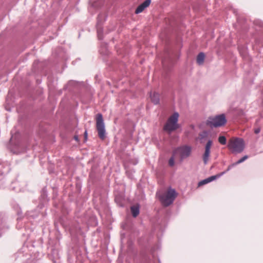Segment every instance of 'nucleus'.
Wrapping results in <instances>:
<instances>
[{
  "label": "nucleus",
  "instance_id": "f8f14e48",
  "mask_svg": "<svg viewBox=\"0 0 263 263\" xmlns=\"http://www.w3.org/2000/svg\"><path fill=\"white\" fill-rule=\"evenodd\" d=\"M151 0H145L142 4L139 5L135 10L136 14L142 12L146 8L150 5Z\"/></svg>",
  "mask_w": 263,
  "mask_h": 263
},
{
  "label": "nucleus",
  "instance_id": "4468645a",
  "mask_svg": "<svg viewBox=\"0 0 263 263\" xmlns=\"http://www.w3.org/2000/svg\"><path fill=\"white\" fill-rule=\"evenodd\" d=\"M150 98L151 99L152 102L154 104H158L159 103L160 101V98H159V95L158 93L154 92H151L150 93Z\"/></svg>",
  "mask_w": 263,
  "mask_h": 263
},
{
  "label": "nucleus",
  "instance_id": "20e7f679",
  "mask_svg": "<svg viewBox=\"0 0 263 263\" xmlns=\"http://www.w3.org/2000/svg\"><path fill=\"white\" fill-rule=\"evenodd\" d=\"M17 135H12L10 139V151L14 154H20L26 151L24 143L19 139H16Z\"/></svg>",
  "mask_w": 263,
  "mask_h": 263
},
{
  "label": "nucleus",
  "instance_id": "1a4fd4ad",
  "mask_svg": "<svg viewBox=\"0 0 263 263\" xmlns=\"http://www.w3.org/2000/svg\"><path fill=\"white\" fill-rule=\"evenodd\" d=\"M212 144V140L209 139L205 144V151L202 156V159L204 164H206L209 160L210 149Z\"/></svg>",
  "mask_w": 263,
  "mask_h": 263
},
{
  "label": "nucleus",
  "instance_id": "7ed1b4c3",
  "mask_svg": "<svg viewBox=\"0 0 263 263\" xmlns=\"http://www.w3.org/2000/svg\"><path fill=\"white\" fill-rule=\"evenodd\" d=\"M177 193L175 189L169 188L167 192L160 196L159 199L164 206H168L174 202Z\"/></svg>",
  "mask_w": 263,
  "mask_h": 263
},
{
  "label": "nucleus",
  "instance_id": "ddd939ff",
  "mask_svg": "<svg viewBox=\"0 0 263 263\" xmlns=\"http://www.w3.org/2000/svg\"><path fill=\"white\" fill-rule=\"evenodd\" d=\"M10 187L11 190L16 192H23L24 191V187H21L20 182L18 181H14L12 182Z\"/></svg>",
  "mask_w": 263,
  "mask_h": 263
},
{
  "label": "nucleus",
  "instance_id": "dca6fc26",
  "mask_svg": "<svg viewBox=\"0 0 263 263\" xmlns=\"http://www.w3.org/2000/svg\"><path fill=\"white\" fill-rule=\"evenodd\" d=\"M131 212L134 217H136L139 214V206L133 205L130 208Z\"/></svg>",
  "mask_w": 263,
  "mask_h": 263
},
{
  "label": "nucleus",
  "instance_id": "9d476101",
  "mask_svg": "<svg viewBox=\"0 0 263 263\" xmlns=\"http://www.w3.org/2000/svg\"><path fill=\"white\" fill-rule=\"evenodd\" d=\"M8 229L5 215L3 213H0V237Z\"/></svg>",
  "mask_w": 263,
  "mask_h": 263
},
{
  "label": "nucleus",
  "instance_id": "bb28decb",
  "mask_svg": "<svg viewBox=\"0 0 263 263\" xmlns=\"http://www.w3.org/2000/svg\"><path fill=\"white\" fill-rule=\"evenodd\" d=\"M162 63L164 66L165 64V60L164 59H163L162 60Z\"/></svg>",
  "mask_w": 263,
  "mask_h": 263
},
{
  "label": "nucleus",
  "instance_id": "9b49d317",
  "mask_svg": "<svg viewBox=\"0 0 263 263\" xmlns=\"http://www.w3.org/2000/svg\"><path fill=\"white\" fill-rule=\"evenodd\" d=\"M225 174V172H221L220 174H217L216 175L211 176L205 179H203L200 181H199L198 183V186H200L202 185H203L204 184H206L208 183H210L216 179H218L220 178L221 176L224 175Z\"/></svg>",
  "mask_w": 263,
  "mask_h": 263
},
{
  "label": "nucleus",
  "instance_id": "a211bd4d",
  "mask_svg": "<svg viewBox=\"0 0 263 263\" xmlns=\"http://www.w3.org/2000/svg\"><path fill=\"white\" fill-rule=\"evenodd\" d=\"M100 52L102 54H107L108 53L107 51V46L106 44H103L100 48Z\"/></svg>",
  "mask_w": 263,
  "mask_h": 263
},
{
  "label": "nucleus",
  "instance_id": "393cba45",
  "mask_svg": "<svg viewBox=\"0 0 263 263\" xmlns=\"http://www.w3.org/2000/svg\"><path fill=\"white\" fill-rule=\"evenodd\" d=\"M84 136H85V140H86L87 138V130L85 131Z\"/></svg>",
  "mask_w": 263,
  "mask_h": 263
},
{
  "label": "nucleus",
  "instance_id": "6e6552de",
  "mask_svg": "<svg viewBox=\"0 0 263 263\" xmlns=\"http://www.w3.org/2000/svg\"><path fill=\"white\" fill-rule=\"evenodd\" d=\"M174 152L175 153L176 152H178L180 155L181 160H183L191 155L192 147L190 146L185 145L178 147Z\"/></svg>",
  "mask_w": 263,
  "mask_h": 263
},
{
  "label": "nucleus",
  "instance_id": "f257e3e1",
  "mask_svg": "<svg viewBox=\"0 0 263 263\" xmlns=\"http://www.w3.org/2000/svg\"><path fill=\"white\" fill-rule=\"evenodd\" d=\"M179 114L175 112L167 119L166 123L163 126V130L171 133L180 127L178 123Z\"/></svg>",
  "mask_w": 263,
  "mask_h": 263
},
{
  "label": "nucleus",
  "instance_id": "6ab92c4d",
  "mask_svg": "<svg viewBox=\"0 0 263 263\" xmlns=\"http://www.w3.org/2000/svg\"><path fill=\"white\" fill-rule=\"evenodd\" d=\"M248 157H249L248 155H245L241 158L239 159L237 161H236V162H234V163L236 165H237L239 164H240V163H242L243 162H244L245 160H246L248 158Z\"/></svg>",
  "mask_w": 263,
  "mask_h": 263
},
{
  "label": "nucleus",
  "instance_id": "a878e982",
  "mask_svg": "<svg viewBox=\"0 0 263 263\" xmlns=\"http://www.w3.org/2000/svg\"><path fill=\"white\" fill-rule=\"evenodd\" d=\"M74 139L77 141H79V137L78 135H75L74 136Z\"/></svg>",
  "mask_w": 263,
  "mask_h": 263
},
{
  "label": "nucleus",
  "instance_id": "f3484780",
  "mask_svg": "<svg viewBox=\"0 0 263 263\" xmlns=\"http://www.w3.org/2000/svg\"><path fill=\"white\" fill-rule=\"evenodd\" d=\"M204 58V53L203 52H200L197 57V63L200 65H202L203 63Z\"/></svg>",
  "mask_w": 263,
  "mask_h": 263
},
{
  "label": "nucleus",
  "instance_id": "cd10ccee",
  "mask_svg": "<svg viewBox=\"0 0 263 263\" xmlns=\"http://www.w3.org/2000/svg\"><path fill=\"white\" fill-rule=\"evenodd\" d=\"M4 173H5V172H1V174H4Z\"/></svg>",
  "mask_w": 263,
  "mask_h": 263
},
{
  "label": "nucleus",
  "instance_id": "5701e85b",
  "mask_svg": "<svg viewBox=\"0 0 263 263\" xmlns=\"http://www.w3.org/2000/svg\"><path fill=\"white\" fill-rule=\"evenodd\" d=\"M235 166H236L234 163L231 164V165H229V166L228 167V168L227 170H226V171H225V173L227 172H228L231 169H232L233 167H235Z\"/></svg>",
  "mask_w": 263,
  "mask_h": 263
},
{
  "label": "nucleus",
  "instance_id": "0eeeda50",
  "mask_svg": "<svg viewBox=\"0 0 263 263\" xmlns=\"http://www.w3.org/2000/svg\"><path fill=\"white\" fill-rule=\"evenodd\" d=\"M106 15L104 13H100L97 18V23L96 25L97 35L99 40L103 39V28L102 24L106 20Z\"/></svg>",
  "mask_w": 263,
  "mask_h": 263
},
{
  "label": "nucleus",
  "instance_id": "412c9836",
  "mask_svg": "<svg viewBox=\"0 0 263 263\" xmlns=\"http://www.w3.org/2000/svg\"><path fill=\"white\" fill-rule=\"evenodd\" d=\"M39 213L37 212H29L28 214L29 217L35 219L38 216Z\"/></svg>",
  "mask_w": 263,
  "mask_h": 263
},
{
  "label": "nucleus",
  "instance_id": "4be33fe9",
  "mask_svg": "<svg viewBox=\"0 0 263 263\" xmlns=\"http://www.w3.org/2000/svg\"><path fill=\"white\" fill-rule=\"evenodd\" d=\"M175 152H173V156L170 158L168 161V164L169 165L171 166H173L174 165V155H175Z\"/></svg>",
  "mask_w": 263,
  "mask_h": 263
},
{
  "label": "nucleus",
  "instance_id": "2eb2a0df",
  "mask_svg": "<svg viewBox=\"0 0 263 263\" xmlns=\"http://www.w3.org/2000/svg\"><path fill=\"white\" fill-rule=\"evenodd\" d=\"M209 133L207 131H203L199 134V139L201 143H203L207 139Z\"/></svg>",
  "mask_w": 263,
  "mask_h": 263
},
{
  "label": "nucleus",
  "instance_id": "b1692460",
  "mask_svg": "<svg viewBox=\"0 0 263 263\" xmlns=\"http://www.w3.org/2000/svg\"><path fill=\"white\" fill-rule=\"evenodd\" d=\"M260 132V127H256L254 128V133L256 134H258Z\"/></svg>",
  "mask_w": 263,
  "mask_h": 263
},
{
  "label": "nucleus",
  "instance_id": "aec40b11",
  "mask_svg": "<svg viewBox=\"0 0 263 263\" xmlns=\"http://www.w3.org/2000/svg\"><path fill=\"white\" fill-rule=\"evenodd\" d=\"M218 141L221 144L225 145L227 142L226 138L223 136H220L218 138Z\"/></svg>",
  "mask_w": 263,
  "mask_h": 263
},
{
  "label": "nucleus",
  "instance_id": "f03ea898",
  "mask_svg": "<svg viewBox=\"0 0 263 263\" xmlns=\"http://www.w3.org/2000/svg\"><path fill=\"white\" fill-rule=\"evenodd\" d=\"M228 147L233 154L241 153L245 148V143L242 139L235 138L230 140Z\"/></svg>",
  "mask_w": 263,
  "mask_h": 263
},
{
  "label": "nucleus",
  "instance_id": "423d86ee",
  "mask_svg": "<svg viewBox=\"0 0 263 263\" xmlns=\"http://www.w3.org/2000/svg\"><path fill=\"white\" fill-rule=\"evenodd\" d=\"M227 122L224 114H220L214 117L210 118L208 124L211 127H218L224 125Z\"/></svg>",
  "mask_w": 263,
  "mask_h": 263
},
{
  "label": "nucleus",
  "instance_id": "39448f33",
  "mask_svg": "<svg viewBox=\"0 0 263 263\" xmlns=\"http://www.w3.org/2000/svg\"><path fill=\"white\" fill-rule=\"evenodd\" d=\"M96 127L99 138L103 140L105 137L106 130L105 124L101 114H98L96 117Z\"/></svg>",
  "mask_w": 263,
  "mask_h": 263
}]
</instances>
